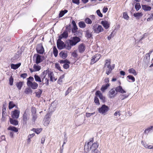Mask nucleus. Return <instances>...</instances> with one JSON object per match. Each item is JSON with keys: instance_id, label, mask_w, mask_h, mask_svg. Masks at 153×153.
Returning a JSON list of instances; mask_svg holds the SVG:
<instances>
[{"instance_id": "nucleus-1", "label": "nucleus", "mask_w": 153, "mask_h": 153, "mask_svg": "<svg viewBox=\"0 0 153 153\" xmlns=\"http://www.w3.org/2000/svg\"><path fill=\"white\" fill-rule=\"evenodd\" d=\"M93 141L94 138H92L90 139L89 142L85 143L84 149L85 152L88 153L91 151V153H93L95 151H97L99 144L97 142L93 143Z\"/></svg>"}, {"instance_id": "nucleus-2", "label": "nucleus", "mask_w": 153, "mask_h": 153, "mask_svg": "<svg viewBox=\"0 0 153 153\" xmlns=\"http://www.w3.org/2000/svg\"><path fill=\"white\" fill-rule=\"evenodd\" d=\"M104 67H106L108 69L106 71V74L108 75L111 73V71L114 69L115 67V64L111 65V59H107L105 60V64Z\"/></svg>"}, {"instance_id": "nucleus-3", "label": "nucleus", "mask_w": 153, "mask_h": 153, "mask_svg": "<svg viewBox=\"0 0 153 153\" xmlns=\"http://www.w3.org/2000/svg\"><path fill=\"white\" fill-rule=\"evenodd\" d=\"M80 39L76 36L73 37L72 39L68 40L70 45L72 46L76 45L80 41Z\"/></svg>"}, {"instance_id": "nucleus-4", "label": "nucleus", "mask_w": 153, "mask_h": 153, "mask_svg": "<svg viewBox=\"0 0 153 153\" xmlns=\"http://www.w3.org/2000/svg\"><path fill=\"white\" fill-rule=\"evenodd\" d=\"M109 110L108 107L106 105H102L101 107L98 108V111L100 113L104 115Z\"/></svg>"}, {"instance_id": "nucleus-5", "label": "nucleus", "mask_w": 153, "mask_h": 153, "mask_svg": "<svg viewBox=\"0 0 153 153\" xmlns=\"http://www.w3.org/2000/svg\"><path fill=\"white\" fill-rule=\"evenodd\" d=\"M92 29L94 31V33H99L104 30L103 28L101 25H98L97 27V25H94L93 26Z\"/></svg>"}, {"instance_id": "nucleus-6", "label": "nucleus", "mask_w": 153, "mask_h": 153, "mask_svg": "<svg viewBox=\"0 0 153 153\" xmlns=\"http://www.w3.org/2000/svg\"><path fill=\"white\" fill-rule=\"evenodd\" d=\"M61 39L59 38L57 42V46L59 49H62L65 47V45L63 41H62Z\"/></svg>"}, {"instance_id": "nucleus-7", "label": "nucleus", "mask_w": 153, "mask_h": 153, "mask_svg": "<svg viewBox=\"0 0 153 153\" xmlns=\"http://www.w3.org/2000/svg\"><path fill=\"white\" fill-rule=\"evenodd\" d=\"M101 56L100 54H97L92 57L90 62V64L93 65L98 61L100 58Z\"/></svg>"}, {"instance_id": "nucleus-8", "label": "nucleus", "mask_w": 153, "mask_h": 153, "mask_svg": "<svg viewBox=\"0 0 153 153\" xmlns=\"http://www.w3.org/2000/svg\"><path fill=\"white\" fill-rule=\"evenodd\" d=\"M27 85L31 88L33 89H37L38 87V84L36 82H31V81H28L27 82Z\"/></svg>"}, {"instance_id": "nucleus-9", "label": "nucleus", "mask_w": 153, "mask_h": 153, "mask_svg": "<svg viewBox=\"0 0 153 153\" xmlns=\"http://www.w3.org/2000/svg\"><path fill=\"white\" fill-rule=\"evenodd\" d=\"M36 50L37 52L40 54H42L44 52V49L42 43L37 45Z\"/></svg>"}, {"instance_id": "nucleus-10", "label": "nucleus", "mask_w": 153, "mask_h": 153, "mask_svg": "<svg viewBox=\"0 0 153 153\" xmlns=\"http://www.w3.org/2000/svg\"><path fill=\"white\" fill-rule=\"evenodd\" d=\"M33 58V59H35V58H36L35 62L37 64L42 62V61L41 56L38 54H34Z\"/></svg>"}, {"instance_id": "nucleus-11", "label": "nucleus", "mask_w": 153, "mask_h": 153, "mask_svg": "<svg viewBox=\"0 0 153 153\" xmlns=\"http://www.w3.org/2000/svg\"><path fill=\"white\" fill-rule=\"evenodd\" d=\"M95 94L103 102H105V97L103 96L100 91H96Z\"/></svg>"}, {"instance_id": "nucleus-12", "label": "nucleus", "mask_w": 153, "mask_h": 153, "mask_svg": "<svg viewBox=\"0 0 153 153\" xmlns=\"http://www.w3.org/2000/svg\"><path fill=\"white\" fill-rule=\"evenodd\" d=\"M117 94V93L115 92V89L112 88L108 92L109 97L110 98H114Z\"/></svg>"}, {"instance_id": "nucleus-13", "label": "nucleus", "mask_w": 153, "mask_h": 153, "mask_svg": "<svg viewBox=\"0 0 153 153\" xmlns=\"http://www.w3.org/2000/svg\"><path fill=\"white\" fill-rule=\"evenodd\" d=\"M42 80L41 83H40V85L41 86L45 85L47 86L49 85V79L47 78H42Z\"/></svg>"}, {"instance_id": "nucleus-14", "label": "nucleus", "mask_w": 153, "mask_h": 153, "mask_svg": "<svg viewBox=\"0 0 153 153\" xmlns=\"http://www.w3.org/2000/svg\"><path fill=\"white\" fill-rule=\"evenodd\" d=\"M101 24L105 29H108L110 27V23L106 21H102Z\"/></svg>"}, {"instance_id": "nucleus-15", "label": "nucleus", "mask_w": 153, "mask_h": 153, "mask_svg": "<svg viewBox=\"0 0 153 153\" xmlns=\"http://www.w3.org/2000/svg\"><path fill=\"white\" fill-rule=\"evenodd\" d=\"M85 49V46L83 43L80 44L78 47V49L79 51L81 53H83Z\"/></svg>"}, {"instance_id": "nucleus-16", "label": "nucleus", "mask_w": 153, "mask_h": 153, "mask_svg": "<svg viewBox=\"0 0 153 153\" xmlns=\"http://www.w3.org/2000/svg\"><path fill=\"white\" fill-rule=\"evenodd\" d=\"M115 89L117 93L120 92L123 94L126 93V91L122 88V86L120 85L116 87Z\"/></svg>"}, {"instance_id": "nucleus-17", "label": "nucleus", "mask_w": 153, "mask_h": 153, "mask_svg": "<svg viewBox=\"0 0 153 153\" xmlns=\"http://www.w3.org/2000/svg\"><path fill=\"white\" fill-rule=\"evenodd\" d=\"M48 77L50 78L51 81L53 82V80L55 81H56L57 78H55L54 77V75L53 72L50 71L48 75Z\"/></svg>"}, {"instance_id": "nucleus-18", "label": "nucleus", "mask_w": 153, "mask_h": 153, "mask_svg": "<svg viewBox=\"0 0 153 153\" xmlns=\"http://www.w3.org/2000/svg\"><path fill=\"white\" fill-rule=\"evenodd\" d=\"M68 37V33L64 31L63 33L59 36V38L62 39L63 38L66 39Z\"/></svg>"}, {"instance_id": "nucleus-19", "label": "nucleus", "mask_w": 153, "mask_h": 153, "mask_svg": "<svg viewBox=\"0 0 153 153\" xmlns=\"http://www.w3.org/2000/svg\"><path fill=\"white\" fill-rule=\"evenodd\" d=\"M59 56L63 59H65L68 56L67 51H62L59 53Z\"/></svg>"}, {"instance_id": "nucleus-20", "label": "nucleus", "mask_w": 153, "mask_h": 153, "mask_svg": "<svg viewBox=\"0 0 153 153\" xmlns=\"http://www.w3.org/2000/svg\"><path fill=\"white\" fill-rule=\"evenodd\" d=\"M20 111L16 109L13 111V117L16 119L18 118L19 115Z\"/></svg>"}, {"instance_id": "nucleus-21", "label": "nucleus", "mask_w": 153, "mask_h": 153, "mask_svg": "<svg viewBox=\"0 0 153 153\" xmlns=\"http://www.w3.org/2000/svg\"><path fill=\"white\" fill-rule=\"evenodd\" d=\"M21 65V63H18L16 64H12L10 65L11 68L12 69L16 70Z\"/></svg>"}, {"instance_id": "nucleus-22", "label": "nucleus", "mask_w": 153, "mask_h": 153, "mask_svg": "<svg viewBox=\"0 0 153 153\" xmlns=\"http://www.w3.org/2000/svg\"><path fill=\"white\" fill-rule=\"evenodd\" d=\"M23 84L24 82L21 81L16 83V85L19 90H20L21 89Z\"/></svg>"}, {"instance_id": "nucleus-23", "label": "nucleus", "mask_w": 153, "mask_h": 153, "mask_svg": "<svg viewBox=\"0 0 153 153\" xmlns=\"http://www.w3.org/2000/svg\"><path fill=\"white\" fill-rule=\"evenodd\" d=\"M109 86L110 84L109 83H107L105 85H103L102 86L100 90L102 92H104L105 90H106Z\"/></svg>"}, {"instance_id": "nucleus-24", "label": "nucleus", "mask_w": 153, "mask_h": 153, "mask_svg": "<svg viewBox=\"0 0 153 153\" xmlns=\"http://www.w3.org/2000/svg\"><path fill=\"white\" fill-rule=\"evenodd\" d=\"M50 71L48 70L46 71H44L42 73L41 75V77L42 78H45L46 77V76L47 74H48V75Z\"/></svg>"}, {"instance_id": "nucleus-25", "label": "nucleus", "mask_w": 153, "mask_h": 153, "mask_svg": "<svg viewBox=\"0 0 153 153\" xmlns=\"http://www.w3.org/2000/svg\"><path fill=\"white\" fill-rule=\"evenodd\" d=\"M27 120V114L26 111H25L23 115V123L26 124Z\"/></svg>"}, {"instance_id": "nucleus-26", "label": "nucleus", "mask_w": 153, "mask_h": 153, "mask_svg": "<svg viewBox=\"0 0 153 153\" xmlns=\"http://www.w3.org/2000/svg\"><path fill=\"white\" fill-rule=\"evenodd\" d=\"M34 77L35 81L36 82H38L40 83H41L42 80L41 77H40L38 75L35 74L34 76Z\"/></svg>"}, {"instance_id": "nucleus-27", "label": "nucleus", "mask_w": 153, "mask_h": 153, "mask_svg": "<svg viewBox=\"0 0 153 153\" xmlns=\"http://www.w3.org/2000/svg\"><path fill=\"white\" fill-rule=\"evenodd\" d=\"M85 32V36L87 38H90L92 36V33L91 32L88 30H86Z\"/></svg>"}, {"instance_id": "nucleus-28", "label": "nucleus", "mask_w": 153, "mask_h": 153, "mask_svg": "<svg viewBox=\"0 0 153 153\" xmlns=\"http://www.w3.org/2000/svg\"><path fill=\"white\" fill-rule=\"evenodd\" d=\"M129 73L133 74L134 76H136L137 73L136 71L133 68H131L128 70Z\"/></svg>"}, {"instance_id": "nucleus-29", "label": "nucleus", "mask_w": 153, "mask_h": 153, "mask_svg": "<svg viewBox=\"0 0 153 153\" xmlns=\"http://www.w3.org/2000/svg\"><path fill=\"white\" fill-rule=\"evenodd\" d=\"M10 123L13 125L16 126L18 124V122L17 120L10 118Z\"/></svg>"}, {"instance_id": "nucleus-30", "label": "nucleus", "mask_w": 153, "mask_h": 153, "mask_svg": "<svg viewBox=\"0 0 153 153\" xmlns=\"http://www.w3.org/2000/svg\"><path fill=\"white\" fill-rule=\"evenodd\" d=\"M68 11L67 10H62L60 12L59 14V17H62L64 15L67 13Z\"/></svg>"}, {"instance_id": "nucleus-31", "label": "nucleus", "mask_w": 153, "mask_h": 153, "mask_svg": "<svg viewBox=\"0 0 153 153\" xmlns=\"http://www.w3.org/2000/svg\"><path fill=\"white\" fill-rule=\"evenodd\" d=\"M37 91L35 92L36 96L38 98H39L42 92V90L41 89H39Z\"/></svg>"}, {"instance_id": "nucleus-32", "label": "nucleus", "mask_w": 153, "mask_h": 153, "mask_svg": "<svg viewBox=\"0 0 153 153\" xmlns=\"http://www.w3.org/2000/svg\"><path fill=\"white\" fill-rule=\"evenodd\" d=\"M150 55H149V54H146L144 57V60L146 62H148L150 60Z\"/></svg>"}, {"instance_id": "nucleus-33", "label": "nucleus", "mask_w": 153, "mask_h": 153, "mask_svg": "<svg viewBox=\"0 0 153 153\" xmlns=\"http://www.w3.org/2000/svg\"><path fill=\"white\" fill-rule=\"evenodd\" d=\"M133 16L134 17L136 18L137 19H139L140 17H141L143 16V14L142 13H134Z\"/></svg>"}, {"instance_id": "nucleus-34", "label": "nucleus", "mask_w": 153, "mask_h": 153, "mask_svg": "<svg viewBox=\"0 0 153 153\" xmlns=\"http://www.w3.org/2000/svg\"><path fill=\"white\" fill-rule=\"evenodd\" d=\"M78 25L79 27L81 28H84L86 27V25L84 22H79Z\"/></svg>"}, {"instance_id": "nucleus-35", "label": "nucleus", "mask_w": 153, "mask_h": 153, "mask_svg": "<svg viewBox=\"0 0 153 153\" xmlns=\"http://www.w3.org/2000/svg\"><path fill=\"white\" fill-rule=\"evenodd\" d=\"M42 130V129L41 128H33L32 129V131H33L35 132L37 134H39Z\"/></svg>"}, {"instance_id": "nucleus-36", "label": "nucleus", "mask_w": 153, "mask_h": 153, "mask_svg": "<svg viewBox=\"0 0 153 153\" xmlns=\"http://www.w3.org/2000/svg\"><path fill=\"white\" fill-rule=\"evenodd\" d=\"M8 130H11L15 132H17L18 131V129L14 126H10L8 128Z\"/></svg>"}, {"instance_id": "nucleus-37", "label": "nucleus", "mask_w": 153, "mask_h": 153, "mask_svg": "<svg viewBox=\"0 0 153 153\" xmlns=\"http://www.w3.org/2000/svg\"><path fill=\"white\" fill-rule=\"evenodd\" d=\"M142 8L143 9L146 11H149L151 9L150 7L146 5H142Z\"/></svg>"}, {"instance_id": "nucleus-38", "label": "nucleus", "mask_w": 153, "mask_h": 153, "mask_svg": "<svg viewBox=\"0 0 153 153\" xmlns=\"http://www.w3.org/2000/svg\"><path fill=\"white\" fill-rule=\"evenodd\" d=\"M35 71H38L41 69V66L39 65H36V64L34 65L33 66Z\"/></svg>"}, {"instance_id": "nucleus-39", "label": "nucleus", "mask_w": 153, "mask_h": 153, "mask_svg": "<svg viewBox=\"0 0 153 153\" xmlns=\"http://www.w3.org/2000/svg\"><path fill=\"white\" fill-rule=\"evenodd\" d=\"M71 25H68L66 26V30L64 31L67 32L68 33H69L71 32Z\"/></svg>"}, {"instance_id": "nucleus-40", "label": "nucleus", "mask_w": 153, "mask_h": 153, "mask_svg": "<svg viewBox=\"0 0 153 153\" xmlns=\"http://www.w3.org/2000/svg\"><path fill=\"white\" fill-rule=\"evenodd\" d=\"M53 53L55 57L57 56L58 54V51L55 46L53 48Z\"/></svg>"}, {"instance_id": "nucleus-41", "label": "nucleus", "mask_w": 153, "mask_h": 153, "mask_svg": "<svg viewBox=\"0 0 153 153\" xmlns=\"http://www.w3.org/2000/svg\"><path fill=\"white\" fill-rule=\"evenodd\" d=\"M15 105L13 101H10L9 103V108L10 109H11L15 106Z\"/></svg>"}, {"instance_id": "nucleus-42", "label": "nucleus", "mask_w": 153, "mask_h": 153, "mask_svg": "<svg viewBox=\"0 0 153 153\" xmlns=\"http://www.w3.org/2000/svg\"><path fill=\"white\" fill-rule=\"evenodd\" d=\"M129 94H122L120 95V98L122 100H123L127 98L129 96Z\"/></svg>"}, {"instance_id": "nucleus-43", "label": "nucleus", "mask_w": 153, "mask_h": 153, "mask_svg": "<svg viewBox=\"0 0 153 153\" xmlns=\"http://www.w3.org/2000/svg\"><path fill=\"white\" fill-rule=\"evenodd\" d=\"M25 92L26 94H28L30 93H32V90L30 88H27L25 89Z\"/></svg>"}, {"instance_id": "nucleus-44", "label": "nucleus", "mask_w": 153, "mask_h": 153, "mask_svg": "<svg viewBox=\"0 0 153 153\" xmlns=\"http://www.w3.org/2000/svg\"><path fill=\"white\" fill-rule=\"evenodd\" d=\"M47 115L48 114H47L46 116V117H45L44 119L46 121L45 123H46V126H47L50 122L49 121L50 120V117L48 116H47Z\"/></svg>"}, {"instance_id": "nucleus-45", "label": "nucleus", "mask_w": 153, "mask_h": 153, "mask_svg": "<svg viewBox=\"0 0 153 153\" xmlns=\"http://www.w3.org/2000/svg\"><path fill=\"white\" fill-rule=\"evenodd\" d=\"M85 22L86 23L88 24H91L92 23V21L91 20L88 18H86L85 19Z\"/></svg>"}, {"instance_id": "nucleus-46", "label": "nucleus", "mask_w": 153, "mask_h": 153, "mask_svg": "<svg viewBox=\"0 0 153 153\" xmlns=\"http://www.w3.org/2000/svg\"><path fill=\"white\" fill-rule=\"evenodd\" d=\"M135 7V8L137 11L139 10L141 8L140 4L138 3H137L136 4Z\"/></svg>"}, {"instance_id": "nucleus-47", "label": "nucleus", "mask_w": 153, "mask_h": 153, "mask_svg": "<svg viewBox=\"0 0 153 153\" xmlns=\"http://www.w3.org/2000/svg\"><path fill=\"white\" fill-rule=\"evenodd\" d=\"M78 30V27H73L71 29V31L74 34H76Z\"/></svg>"}, {"instance_id": "nucleus-48", "label": "nucleus", "mask_w": 153, "mask_h": 153, "mask_svg": "<svg viewBox=\"0 0 153 153\" xmlns=\"http://www.w3.org/2000/svg\"><path fill=\"white\" fill-rule=\"evenodd\" d=\"M127 78H128V79H131L133 82H134L135 81V78L132 75H129L127 76Z\"/></svg>"}, {"instance_id": "nucleus-49", "label": "nucleus", "mask_w": 153, "mask_h": 153, "mask_svg": "<svg viewBox=\"0 0 153 153\" xmlns=\"http://www.w3.org/2000/svg\"><path fill=\"white\" fill-rule=\"evenodd\" d=\"M32 121L34 123L37 117V116L36 114H32Z\"/></svg>"}, {"instance_id": "nucleus-50", "label": "nucleus", "mask_w": 153, "mask_h": 153, "mask_svg": "<svg viewBox=\"0 0 153 153\" xmlns=\"http://www.w3.org/2000/svg\"><path fill=\"white\" fill-rule=\"evenodd\" d=\"M94 102L97 105H99L100 104L99 99L97 97H94Z\"/></svg>"}, {"instance_id": "nucleus-51", "label": "nucleus", "mask_w": 153, "mask_h": 153, "mask_svg": "<svg viewBox=\"0 0 153 153\" xmlns=\"http://www.w3.org/2000/svg\"><path fill=\"white\" fill-rule=\"evenodd\" d=\"M32 114H36V108L34 107H32L31 109Z\"/></svg>"}, {"instance_id": "nucleus-52", "label": "nucleus", "mask_w": 153, "mask_h": 153, "mask_svg": "<svg viewBox=\"0 0 153 153\" xmlns=\"http://www.w3.org/2000/svg\"><path fill=\"white\" fill-rule=\"evenodd\" d=\"M6 114V108H4L2 109V118L3 117L5 116Z\"/></svg>"}, {"instance_id": "nucleus-53", "label": "nucleus", "mask_w": 153, "mask_h": 153, "mask_svg": "<svg viewBox=\"0 0 153 153\" xmlns=\"http://www.w3.org/2000/svg\"><path fill=\"white\" fill-rule=\"evenodd\" d=\"M60 63H70V62L67 59L61 60L60 61Z\"/></svg>"}, {"instance_id": "nucleus-54", "label": "nucleus", "mask_w": 153, "mask_h": 153, "mask_svg": "<svg viewBox=\"0 0 153 153\" xmlns=\"http://www.w3.org/2000/svg\"><path fill=\"white\" fill-rule=\"evenodd\" d=\"M153 128V127L152 126H150V127L148 128L147 129H146L145 131V132L146 133H148L150 131V130H152Z\"/></svg>"}, {"instance_id": "nucleus-55", "label": "nucleus", "mask_w": 153, "mask_h": 153, "mask_svg": "<svg viewBox=\"0 0 153 153\" xmlns=\"http://www.w3.org/2000/svg\"><path fill=\"white\" fill-rule=\"evenodd\" d=\"M123 17L127 20H128L129 19V17L126 13H123Z\"/></svg>"}, {"instance_id": "nucleus-56", "label": "nucleus", "mask_w": 153, "mask_h": 153, "mask_svg": "<svg viewBox=\"0 0 153 153\" xmlns=\"http://www.w3.org/2000/svg\"><path fill=\"white\" fill-rule=\"evenodd\" d=\"M13 82V78L11 76L9 78V84L10 85H12Z\"/></svg>"}, {"instance_id": "nucleus-57", "label": "nucleus", "mask_w": 153, "mask_h": 153, "mask_svg": "<svg viewBox=\"0 0 153 153\" xmlns=\"http://www.w3.org/2000/svg\"><path fill=\"white\" fill-rule=\"evenodd\" d=\"M55 68L61 71H62L58 63H56L55 64Z\"/></svg>"}, {"instance_id": "nucleus-58", "label": "nucleus", "mask_w": 153, "mask_h": 153, "mask_svg": "<svg viewBox=\"0 0 153 153\" xmlns=\"http://www.w3.org/2000/svg\"><path fill=\"white\" fill-rule=\"evenodd\" d=\"M97 15L100 17H102L103 15L100 12V10H97Z\"/></svg>"}, {"instance_id": "nucleus-59", "label": "nucleus", "mask_w": 153, "mask_h": 153, "mask_svg": "<svg viewBox=\"0 0 153 153\" xmlns=\"http://www.w3.org/2000/svg\"><path fill=\"white\" fill-rule=\"evenodd\" d=\"M95 112L92 113H86V116L87 117H90L91 115L94 114Z\"/></svg>"}, {"instance_id": "nucleus-60", "label": "nucleus", "mask_w": 153, "mask_h": 153, "mask_svg": "<svg viewBox=\"0 0 153 153\" xmlns=\"http://www.w3.org/2000/svg\"><path fill=\"white\" fill-rule=\"evenodd\" d=\"M69 63H65L63 65V67L65 69H67L69 68Z\"/></svg>"}, {"instance_id": "nucleus-61", "label": "nucleus", "mask_w": 153, "mask_h": 153, "mask_svg": "<svg viewBox=\"0 0 153 153\" xmlns=\"http://www.w3.org/2000/svg\"><path fill=\"white\" fill-rule=\"evenodd\" d=\"M27 74L26 73L22 74L20 75V76L23 79L25 78L27 76Z\"/></svg>"}, {"instance_id": "nucleus-62", "label": "nucleus", "mask_w": 153, "mask_h": 153, "mask_svg": "<svg viewBox=\"0 0 153 153\" xmlns=\"http://www.w3.org/2000/svg\"><path fill=\"white\" fill-rule=\"evenodd\" d=\"M34 80V78H33L31 76H30L27 79V81L28 82V81H31V82H32Z\"/></svg>"}, {"instance_id": "nucleus-63", "label": "nucleus", "mask_w": 153, "mask_h": 153, "mask_svg": "<svg viewBox=\"0 0 153 153\" xmlns=\"http://www.w3.org/2000/svg\"><path fill=\"white\" fill-rule=\"evenodd\" d=\"M71 89H70V88H68V90H67L65 92V95H67L69 94V93L71 91Z\"/></svg>"}, {"instance_id": "nucleus-64", "label": "nucleus", "mask_w": 153, "mask_h": 153, "mask_svg": "<svg viewBox=\"0 0 153 153\" xmlns=\"http://www.w3.org/2000/svg\"><path fill=\"white\" fill-rule=\"evenodd\" d=\"M72 2L77 5H79V0H72Z\"/></svg>"}]
</instances>
